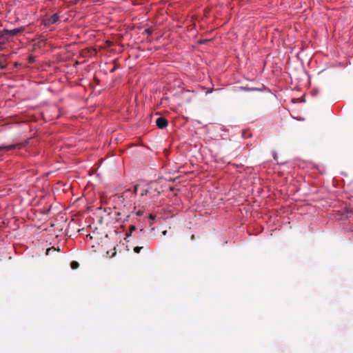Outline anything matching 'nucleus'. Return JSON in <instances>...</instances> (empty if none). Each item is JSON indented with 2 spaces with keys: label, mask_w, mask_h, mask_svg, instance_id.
Segmentation results:
<instances>
[{
  "label": "nucleus",
  "mask_w": 353,
  "mask_h": 353,
  "mask_svg": "<svg viewBox=\"0 0 353 353\" xmlns=\"http://www.w3.org/2000/svg\"><path fill=\"white\" fill-rule=\"evenodd\" d=\"M25 144L23 143H17V144H12L10 145H1L0 146V151H10L12 150H14L17 148H21L23 147Z\"/></svg>",
  "instance_id": "1"
},
{
  "label": "nucleus",
  "mask_w": 353,
  "mask_h": 353,
  "mask_svg": "<svg viewBox=\"0 0 353 353\" xmlns=\"http://www.w3.org/2000/svg\"><path fill=\"white\" fill-rule=\"evenodd\" d=\"M156 124L159 128L163 129L168 126V122L165 118L161 117L157 119Z\"/></svg>",
  "instance_id": "2"
},
{
  "label": "nucleus",
  "mask_w": 353,
  "mask_h": 353,
  "mask_svg": "<svg viewBox=\"0 0 353 353\" xmlns=\"http://www.w3.org/2000/svg\"><path fill=\"white\" fill-rule=\"evenodd\" d=\"M59 17L57 14H52L50 17L45 20L44 24L46 26H50L58 21Z\"/></svg>",
  "instance_id": "3"
},
{
  "label": "nucleus",
  "mask_w": 353,
  "mask_h": 353,
  "mask_svg": "<svg viewBox=\"0 0 353 353\" xmlns=\"http://www.w3.org/2000/svg\"><path fill=\"white\" fill-rule=\"evenodd\" d=\"M8 30H0V45H3L8 40Z\"/></svg>",
  "instance_id": "4"
},
{
  "label": "nucleus",
  "mask_w": 353,
  "mask_h": 353,
  "mask_svg": "<svg viewBox=\"0 0 353 353\" xmlns=\"http://www.w3.org/2000/svg\"><path fill=\"white\" fill-rule=\"evenodd\" d=\"M22 30H23L22 28H15V29L10 30H8V34L9 38L12 37V36H14V35L17 34Z\"/></svg>",
  "instance_id": "5"
},
{
  "label": "nucleus",
  "mask_w": 353,
  "mask_h": 353,
  "mask_svg": "<svg viewBox=\"0 0 353 353\" xmlns=\"http://www.w3.org/2000/svg\"><path fill=\"white\" fill-rule=\"evenodd\" d=\"M239 89L241 90H243V91H255V90H259V89H257L256 88H249V87H246V86H241L239 88Z\"/></svg>",
  "instance_id": "6"
},
{
  "label": "nucleus",
  "mask_w": 353,
  "mask_h": 353,
  "mask_svg": "<svg viewBox=\"0 0 353 353\" xmlns=\"http://www.w3.org/2000/svg\"><path fill=\"white\" fill-rule=\"evenodd\" d=\"M59 251V248H57L56 249L54 247H51V248H49L46 250V255H50L51 254L52 252H55V251Z\"/></svg>",
  "instance_id": "7"
},
{
  "label": "nucleus",
  "mask_w": 353,
  "mask_h": 353,
  "mask_svg": "<svg viewBox=\"0 0 353 353\" xmlns=\"http://www.w3.org/2000/svg\"><path fill=\"white\" fill-rule=\"evenodd\" d=\"M149 192V190L145 188H141L140 190V194L141 196H143L145 195H147Z\"/></svg>",
  "instance_id": "8"
},
{
  "label": "nucleus",
  "mask_w": 353,
  "mask_h": 353,
  "mask_svg": "<svg viewBox=\"0 0 353 353\" xmlns=\"http://www.w3.org/2000/svg\"><path fill=\"white\" fill-rule=\"evenodd\" d=\"M136 230V227L134 225H131L130 227V230H129V232L126 233V237H128L130 236L132 232Z\"/></svg>",
  "instance_id": "9"
},
{
  "label": "nucleus",
  "mask_w": 353,
  "mask_h": 353,
  "mask_svg": "<svg viewBox=\"0 0 353 353\" xmlns=\"http://www.w3.org/2000/svg\"><path fill=\"white\" fill-rule=\"evenodd\" d=\"M79 266V264L77 261H72L70 263V267L72 269H77Z\"/></svg>",
  "instance_id": "10"
},
{
  "label": "nucleus",
  "mask_w": 353,
  "mask_h": 353,
  "mask_svg": "<svg viewBox=\"0 0 353 353\" xmlns=\"http://www.w3.org/2000/svg\"><path fill=\"white\" fill-rule=\"evenodd\" d=\"M139 187H140V186H139V185H138V184H137V185H134V191H133V192H134V194H137V192H138V190H139Z\"/></svg>",
  "instance_id": "11"
},
{
  "label": "nucleus",
  "mask_w": 353,
  "mask_h": 353,
  "mask_svg": "<svg viewBox=\"0 0 353 353\" xmlns=\"http://www.w3.org/2000/svg\"><path fill=\"white\" fill-rule=\"evenodd\" d=\"M143 248V247H139V246H137L134 248V252L136 253H139L141 250Z\"/></svg>",
  "instance_id": "12"
},
{
  "label": "nucleus",
  "mask_w": 353,
  "mask_h": 353,
  "mask_svg": "<svg viewBox=\"0 0 353 353\" xmlns=\"http://www.w3.org/2000/svg\"><path fill=\"white\" fill-rule=\"evenodd\" d=\"M6 68V65L4 64L1 60H0V69H4Z\"/></svg>",
  "instance_id": "13"
},
{
  "label": "nucleus",
  "mask_w": 353,
  "mask_h": 353,
  "mask_svg": "<svg viewBox=\"0 0 353 353\" xmlns=\"http://www.w3.org/2000/svg\"><path fill=\"white\" fill-rule=\"evenodd\" d=\"M145 32H146V34H152V30H151V29H150V28H147V29H145Z\"/></svg>",
  "instance_id": "14"
},
{
  "label": "nucleus",
  "mask_w": 353,
  "mask_h": 353,
  "mask_svg": "<svg viewBox=\"0 0 353 353\" xmlns=\"http://www.w3.org/2000/svg\"><path fill=\"white\" fill-rule=\"evenodd\" d=\"M137 216H142V215H143V212H141V211H138V212H137Z\"/></svg>",
  "instance_id": "15"
},
{
  "label": "nucleus",
  "mask_w": 353,
  "mask_h": 353,
  "mask_svg": "<svg viewBox=\"0 0 353 353\" xmlns=\"http://www.w3.org/2000/svg\"><path fill=\"white\" fill-rule=\"evenodd\" d=\"M154 217H155V216H154V215H152V214H150V218L151 219H154Z\"/></svg>",
  "instance_id": "16"
},
{
  "label": "nucleus",
  "mask_w": 353,
  "mask_h": 353,
  "mask_svg": "<svg viewBox=\"0 0 353 353\" xmlns=\"http://www.w3.org/2000/svg\"><path fill=\"white\" fill-rule=\"evenodd\" d=\"M195 239V236L194 234H192L191 236V240H194Z\"/></svg>",
  "instance_id": "17"
},
{
  "label": "nucleus",
  "mask_w": 353,
  "mask_h": 353,
  "mask_svg": "<svg viewBox=\"0 0 353 353\" xmlns=\"http://www.w3.org/2000/svg\"><path fill=\"white\" fill-rule=\"evenodd\" d=\"M115 254H116V252L114 251V252L112 254L111 257H113Z\"/></svg>",
  "instance_id": "18"
},
{
  "label": "nucleus",
  "mask_w": 353,
  "mask_h": 353,
  "mask_svg": "<svg viewBox=\"0 0 353 353\" xmlns=\"http://www.w3.org/2000/svg\"><path fill=\"white\" fill-rule=\"evenodd\" d=\"M121 214V212H117V216H120Z\"/></svg>",
  "instance_id": "19"
},
{
  "label": "nucleus",
  "mask_w": 353,
  "mask_h": 353,
  "mask_svg": "<svg viewBox=\"0 0 353 353\" xmlns=\"http://www.w3.org/2000/svg\"><path fill=\"white\" fill-rule=\"evenodd\" d=\"M129 216H130V215H129V214H127V215H126V218H128Z\"/></svg>",
  "instance_id": "20"
}]
</instances>
